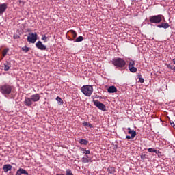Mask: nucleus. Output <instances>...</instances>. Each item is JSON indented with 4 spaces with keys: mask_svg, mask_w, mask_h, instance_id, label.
Instances as JSON below:
<instances>
[{
    "mask_svg": "<svg viewBox=\"0 0 175 175\" xmlns=\"http://www.w3.org/2000/svg\"><path fill=\"white\" fill-rule=\"evenodd\" d=\"M111 63L116 68H124L126 65V62L121 57H116L111 60Z\"/></svg>",
    "mask_w": 175,
    "mask_h": 175,
    "instance_id": "f257e3e1",
    "label": "nucleus"
},
{
    "mask_svg": "<svg viewBox=\"0 0 175 175\" xmlns=\"http://www.w3.org/2000/svg\"><path fill=\"white\" fill-rule=\"evenodd\" d=\"M81 91L82 94L85 95V96L90 97L91 95H92V92H94V88H92V85H83L81 88Z\"/></svg>",
    "mask_w": 175,
    "mask_h": 175,
    "instance_id": "f03ea898",
    "label": "nucleus"
},
{
    "mask_svg": "<svg viewBox=\"0 0 175 175\" xmlns=\"http://www.w3.org/2000/svg\"><path fill=\"white\" fill-rule=\"evenodd\" d=\"M12 85L8 83H5L0 86V92L2 94V95H10V94H12Z\"/></svg>",
    "mask_w": 175,
    "mask_h": 175,
    "instance_id": "7ed1b4c3",
    "label": "nucleus"
},
{
    "mask_svg": "<svg viewBox=\"0 0 175 175\" xmlns=\"http://www.w3.org/2000/svg\"><path fill=\"white\" fill-rule=\"evenodd\" d=\"M162 17L163 16L161 14L154 15L150 17L149 21L152 24H159L162 21Z\"/></svg>",
    "mask_w": 175,
    "mask_h": 175,
    "instance_id": "20e7f679",
    "label": "nucleus"
},
{
    "mask_svg": "<svg viewBox=\"0 0 175 175\" xmlns=\"http://www.w3.org/2000/svg\"><path fill=\"white\" fill-rule=\"evenodd\" d=\"M93 103L94 106H96L99 110H102V111H106V105H105V104L100 103L98 100H93Z\"/></svg>",
    "mask_w": 175,
    "mask_h": 175,
    "instance_id": "39448f33",
    "label": "nucleus"
},
{
    "mask_svg": "<svg viewBox=\"0 0 175 175\" xmlns=\"http://www.w3.org/2000/svg\"><path fill=\"white\" fill-rule=\"evenodd\" d=\"M29 35L27 38V42L29 43H35L38 40V34L36 33H32L31 34L29 33Z\"/></svg>",
    "mask_w": 175,
    "mask_h": 175,
    "instance_id": "423d86ee",
    "label": "nucleus"
},
{
    "mask_svg": "<svg viewBox=\"0 0 175 175\" xmlns=\"http://www.w3.org/2000/svg\"><path fill=\"white\" fill-rule=\"evenodd\" d=\"M36 47H37V49L41 51L46 50V49H47V46L43 44V43H42L41 41H38L36 43Z\"/></svg>",
    "mask_w": 175,
    "mask_h": 175,
    "instance_id": "0eeeda50",
    "label": "nucleus"
},
{
    "mask_svg": "<svg viewBox=\"0 0 175 175\" xmlns=\"http://www.w3.org/2000/svg\"><path fill=\"white\" fill-rule=\"evenodd\" d=\"M24 104L27 107H30V106H32L33 104V102L32 101L31 98L29 97H25L24 100Z\"/></svg>",
    "mask_w": 175,
    "mask_h": 175,
    "instance_id": "6e6552de",
    "label": "nucleus"
},
{
    "mask_svg": "<svg viewBox=\"0 0 175 175\" xmlns=\"http://www.w3.org/2000/svg\"><path fill=\"white\" fill-rule=\"evenodd\" d=\"M6 9H8L7 3H1L0 4V16H2L5 12H6Z\"/></svg>",
    "mask_w": 175,
    "mask_h": 175,
    "instance_id": "1a4fd4ad",
    "label": "nucleus"
},
{
    "mask_svg": "<svg viewBox=\"0 0 175 175\" xmlns=\"http://www.w3.org/2000/svg\"><path fill=\"white\" fill-rule=\"evenodd\" d=\"M22 174L29 175V174L28 173V172H27V170L23 168H19L18 170H17L15 174V175H22Z\"/></svg>",
    "mask_w": 175,
    "mask_h": 175,
    "instance_id": "9d476101",
    "label": "nucleus"
},
{
    "mask_svg": "<svg viewBox=\"0 0 175 175\" xmlns=\"http://www.w3.org/2000/svg\"><path fill=\"white\" fill-rule=\"evenodd\" d=\"M31 101L33 102H39L40 100V95L39 94H33L31 96Z\"/></svg>",
    "mask_w": 175,
    "mask_h": 175,
    "instance_id": "9b49d317",
    "label": "nucleus"
},
{
    "mask_svg": "<svg viewBox=\"0 0 175 175\" xmlns=\"http://www.w3.org/2000/svg\"><path fill=\"white\" fill-rule=\"evenodd\" d=\"M117 91V88H116L114 85L109 86L107 89V92H109V94H116Z\"/></svg>",
    "mask_w": 175,
    "mask_h": 175,
    "instance_id": "f8f14e48",
    "label": "nucleus"
},
{
    "mask_svg": "<svg viewBox=\"0 0 175 175\" xmlns=\"http://www.w3.org/2000/svg\"><path fill=\"white\" fill-rule=\"evenodd\" d=\"M81 162H83V163H89V162H92V159L88 155H86L81 159Z\"/></svg>",
    "mask_w": 175,
    "mask_h": 175,
    "instance_id": "ddd939ff",
    "label": "nucleus"
},
{
    "mask_svg": "<svg viewBox=\"0 0 175 175\" xmlns=\"http://www.w3.org/2000/svg\"><path fill=\"white\" fill-rule=\"evenodd\" d=\"M12 165L10 164H5L3 167V170H4L5 173H8V172L12 170Z\"/></svg>",
    "mask_w": 175,
    "mask_h": 175,
    "instance_id": "4468645a",
    "label": "nucleus"
},
{
    "mask_svg": "<svg viewBox=\"0 0 175 175\" xmlns=\"http://www.w3.org/2000/svg\"><path fill=\"white\" fill-rule=\"evenodd\" d=\"M158 28H164V29H167V28H169V27H170V25H169V23H161L160 25H157Z\"/></svg>",
    "mask_w": 175,
    "mask_h": 175,
    "instance_id": "2eb2a0df",
    "label": "nucleus"
},
{
    "mask_svg": "<svg viewBox=\"0 0 175 175\" xmlns=\"http://www.w3.org/2000/svg\"><path fill=\"white\" fill-rule=\"evenodd\" d=\"M11 65H12V64L10 63V62H6L4 64V71L8 72L9 70V69H10Z\"/></svg>",
    "mask_w": 175,
    "mask_h": 175,
    "instance_id": "dca6fc26",
    "label": "nucleus"
},
{
    "mask_svg": "<svg viewBox=\"0 0 175 175\" xmlns=\"http://www.w3.org/2000/svg\"><path fill=\"white\" fill-rule=\"evenodd\" d=\"M148 152H154V154H157L158 155H161V151L157 150L152 148H148Z\"/></svg>",
    "mask_w": 175,
    "mask_h": 175,
    "instance_id": "f3484780",
    "label": "nucleus"
},
{
    "mask_svg": "<svg viewBox=\"0 0 175 175\" xmlns=\"http://www.w3.org/2000/svg\"><path fill=\"white\" fill-rule=\"evenodd\" d=\"M83 40H84V38H83L81 36H79L75 39L74 42L76 43H79V42H83Z\"/></svg>",
    "mask_w": 175,
    "mask_h": 175,
    "instance_id": "a211bd4d",
    "label": "nucleus"
},
{
    "mask_svg": "<svg viewBox=\"0 0 175 175\" xmlns=\"http://www.w3.org/2000/svg\"><path fill=\"white\" fill-rule=\"evenodd\" d=\"M56 100H57L58 105H59L61 106H62V105H64V100H62V98H61V97L57 96L56 98Z\"/></svg>",
    "mask_w": 175,
    "mask_h": 175,
    "instance_id": "6ab92c4d",
    "label": "nucleus"
},
{
    "mask_svg": "<svg viewBox=\"0 0 175 175\" xmlns=\"http://www.w3.org/2000/svg\"><path fill=\"white\" fill-rule=\"evenodd\" d=\"M129 69L131 73H136L137 72V68L135 66L129 67Z\"/></svg>",
    "mask_w": 175,
    "mask_h": 175,
    "instance_id": "aec40b11",
    "label": "nucleus"
},
{
    "mask_svg": "<svg viewBox=\"0 0 175 175\" xmlns=\"http://www.w3.org/2000/svg\"><path fill=\"white\" fill-rule=\"evenodd\" d=\"M80 144H83L84 146H87L88 144V140L81 139L79 140Z\"/></svg>",
    "mask_w": 175,
    "mask_h": 175,
    "instance_id": "412c9836",
    "label": "nucleus"
},
{
    "mask_svg": "<svg viewBox=\"0 0 175 175\" xmlns=\"http://www.w3.org/2000/svg\"><path fill=\"white\" fill-rule=\"evenodd\" d=\"M107 172L109 173V174H114L116 171L114 170V167H108L107 168Z\"/></svg>",
    "mask_w": 175,
    "mask_h": 175,
    "instance_id": "4be33fe9",
    "label": "nucleus"
},
{
    "mask_svg": "<svg viewBox=\"0 0 175 175\" xmlns=\"http://www.w3.org/2000/svg\"><path fill=\"white\" fill-rule=\"evenodd\" d=\"M129 135H131L132 137H135L136 136V131L134 130H130L128 131Z\"/></svg>",
    "mask_w": 175,
    "mask_h": 175,
    "instance_id": "5701e85b",
    "label": "nucleus"
},
{
    "mask_svg": "<svg viewBox=\"0 0 175 175\" xmlns=\"http://www.w3.org/2000/svg\"><path fill=\"white\" fill-rule=\"evenodd\" d=\"M83 126H88V128H94V126L91 124L90 122H85L83 123Z\"/></svg>",
    "mask_w": 175,
    "mask_h": 175,
    "instance_id": "b1692460",
    "label": "nucleus"
},
{
    "mask_svg": "<svg viewBox=\"0 0 175 175\" xmlns=\"http://www.w3.org/2000/svg\"><path fill=\"white\" fill-rule=\"evenodd\" d=\"M70 32V33L72 35V37L74 39L77 37V33H76V31H75V30H71Z\"/></svg>",
    "mask_w": 175,
    "mask_h": 175,
    "instance_id": "393cba45",
    "label": "nucleus"
},
{
    "mask_svg": "<svg viewBox=\"0 0 175 175\" xmlns=\"http://www.w3.org/2000/svg\"><path fill=\"white\" fill-rule=\"evenodd\" d=\"M22 51H24V53H28L29 51V47L27 46L22 47Z\"/></svg>",
    "mask_w": 175,
    "mask_h": 175,
    "instance_id": "a878e982",
    "label": "nucleus"
},
{
    "mask_svg": "<svg viewBox=\"0 0 175 175\" xmlns=\"http://www.w3.org/2000/svg\"><path fill=\"white\" fill-rule=\"evenodd\" d=\"M9 52V48H6L3 51L2 55L3 57H6V54Z\"/></svg>",
    "mask_w": 175,
    "mask_h": 175,
    "instance_id": "bb28decb",
    "label": "nucleus"
},
{
    "mask_svg": "<svg viewBox=\"0 0 175 175\" xmlns=\"http://www.w3.org/2000/svg\"><path fill=\"white\" fill-rule=\"evenodd\" d=\"M132 66H135V61L131 60L129 63V68H131Z\"/></svg>",
    "mask_w": 175,
    "mask_h": 175,
    "instance_id": "cd10ccee",
    "label": "nucleus"
},
{
    "mask_svg": "<svg viewBox=\"0 0 175 175\" xmlns=\"http://www.w3.org/2000/svg\"><path fill=\"white\" fill-rule=\"evenodd\" d=\"M166 65H167V68H168V69H171V70H175L174 66H172L170 64H166Z\"/></svg>",
    "mask_w": 175,
    "mask_h": 175,
    "instance_id": "c85d7f7f",
    "label": "nucleus"
},
{
    "mask_svg": "<svg viewBox=\"0 0 175 175\" xmlns=\"http://www.w3.org/2000/svg\"><path fill=\"white\" fill-rule=\"evenodd\" d=\"M66 175H73V173L72 172V170L68 169L66 171Z\"/></svg>",
    "mask_w": 175,
    "mask_h": 175,
    "instance_id": "c756f323",
    "label": "nucleus"
},
{
    "mask_svg": "<svg viewBox=\"0 0 175 175\" xmlns=\"http://www.w3.org/2000/svg\"><path fill=\"white\" fill-rule=\"evenodd\" d=\"M42 40H44V43H46V42H47V36H46V35H43Z\"/></svg>",
    "mask_w": 175,
    "mask_h": 175,
    "instance_id": "7c9ffc66",
    "label": "nucleus"
},
{
    "mask_svg": "<svg viewBox=\"0 0 175 175\" xmlns=\"http://www.w3.org/2000/svg\"><path fill=\"white\" fill-rule=\"evenodd\" d=\"M83 154H85V155H90V154H91V152L90 150H85Z\"/></svg>",
    "mask_w": 175,
    "mask_h": 175,
    "instance_id": "2f4dec72",
    "label": "nucleus"
},
{
    "mask_svg": "<svg viewBox=\"0 0 175 175\" xmlns=\"http://www.w3.org/2000/svg\"><path fill=\"white\" fill-rule=\"evenodd\" d=\"M126 139H128L129 140L131 139H135V137H132V135H126Z\"/></svg>",
    "mask_w": 175,
    "mask_h": 175,
    "instance_id": "473e14b6",
    "label": "nucleus"
},
{
    "mask_svg": "<svg viewBox=\"0 0 175 175\" xmlns=\"http://www.w3.org/2000/svg\"><path fill=\"white\" fill-rule=\"evenodd\" d=\"M139 83H144V79L140 77V78L139 79Z\"/></svg>",
    "mask_w": 175,
    "mask_h": 175,
    "instance_id": "72a5a7b5",
    "label": "nucleus"
},
{
    "mask_svg": "<svg viewBox=\"0 0 175 175\" xmlns=\"http://www.w3.org/2000/svg\"><path fill=\"white\" fill-rule=\"evenodd\" d=\"M19 38H20V36L18 35L14 36V39H19Z\"/></svg>",
    "mask_w": 175,
    "mask_h": 175,
    "instance_id": "f704fd0d",
    "label": "nucleus"
},
{
    "mask_svg": "<svg viewBox=\"0 0 175 175\" xmlns=\"http://www.w3.org/2000/svg\"><path fill=\"white\" fill-rule=\"evenodd\" d=\"M98 97H99V96H98V95L92 96L93 100H94V99H95L96 98H98Z\"/></svg>",
    "mask_w": 175,
    "mask_h": 175,
    "instance_id": "c9c22d12",
    "label": "nucleus"
},
{
    "mask_svg": "<svg viewBox=\"0 0 175 175\" xmlns=\"http://www.w3.org/2000/svg\"><path fill=\"white\" fill-rule=\"evenodd\" d=\"M140 157L141 159H146V155L142 154Z\"/></svg>",
    "mask_w": 175,
    "mask_h": 175,
    "instance_id": "e433bc0d",
    "label": "nucleus"
},
{
    "mask_svg": "<svg viewBox=\"0 0 175 175\" xmlns=\"http://www.w3.org/2000/svg\"><path fill=\"white\" fill-rule=\"evenodd\" d=\"M170 124H171V126H172V128H174L175 126L174 122H171Z\"/></svg>",
    "mask_w": 175,
    "mask_h": 175,
    "instance_id": "4c0bfd02",
    "label": "nucleus"
},
{
    "mask_svg": "<svg viewBox=\"0 0 175 175\" xmlns=\"http://www.w3.org/2000/svg\"><path fill=\"white\" fill-rule=\"evenodd\" d=\"M80 150H81V151H83V152H85V148H80Z\"/></svg>",
    "mask_w": 175,
    "mask_h": 175,
    "instance_id": "58836bf2",
    "label": "nucleus"
},
{
    "mask_svg": "<svg viewBox=\"0 0 175 175\" xmlns=\"http://www.w3.org/2000/svg\"><path fill=\"white\" fill-rule=\"evenodd\" d=\"M172 62H173L174 65H175V59H172Z\"/></svg>",
    "mask_w": 175,
    "mask_h": 175,
    "instance_id": "ea45409f",
    "label": "nucleus"
},
{
    "mask_svg": "<svg viewBox=\"0 0 175 175\" xmlns=\"http://www.w3.org/2000/svg\"><path fill=\"white\" fill-rule=\"evenodd\" d=\"M127 129H128V131H132V129H131L130 127H129Z\"/></svg>",
    "mask_w": 175,
    "mask_h": 175,
    "instance_id": "a19ab883",
    "label": "nucleus"
},
{
    "mask_svg": "<svg viewBox=\"0 0 175 175\" xmlns=\"http://www.w3.org/2000/svg\"><path fill=\"white\" fill-rule=\"evenodd\" d=\"M70 40H73L72 39Z\"/></svg>",
    "mask_w": 175,
    "mask_h": 175,
    "instance_id": "79ce46f5",
    "label": "nucleus"
},
{
    "mask_svg": "<svg viewBox=\"0 0 175 175\" xmlns=\"http://www.w3.org/2000/svg\"><path fill=\"white\" fill-rule=\"evenodd\" d=\"M163 1H166V0H163Z\"/></svg>",
    "mask_w": 175,
    "mask_h": 175,
    "instance_id": "37998d69",
    "label": "nucleus"
},
{
    "mask_svg": "<svg viewBox=\"0 0 175 175\" xmlns=\"http://www.w3.org/2000/svg\"><path fill=\"white\" fill-rule=\"evenodd\" d=\"M0 25H1V23H0Z\"/></svg>",
    "mask_w": 175,
    "mask_h": 175,
    "instance_id": "c03bdc74",
    "label": "nucleus"
}]
</instances>
